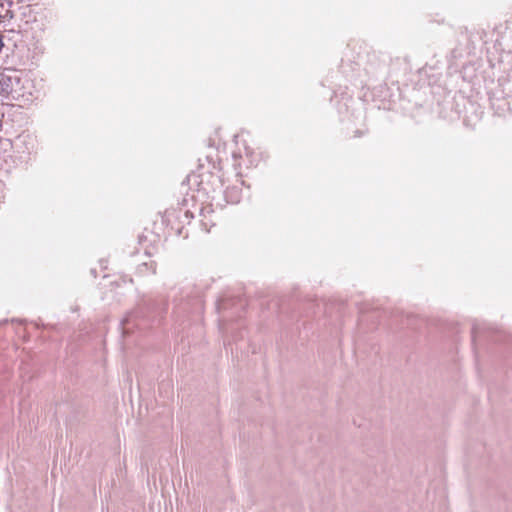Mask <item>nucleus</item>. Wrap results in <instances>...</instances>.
<instances>
[{"instance_id":"nucleus-1","label":"nucleus","mask_w":512,"mask_h":512,"mask_svg":"<svg viewBox=\"0 0 512 512\" xmlns=\"http://www.w3.org/2000/svg\"><path fill=\"white\" fill-rule=\"evenodd\" d=\"M19 85L20 79L16 75L2 74L0 76V94L4 96H12L13 98L18 96Z\"/></svg>"},{"instance_id":"nucleus-2","label":"nucleus","mask_w":512,"mask_h":512,"mask_svg":"<svg viewBox=\"0 0 512 512\" xmlns=\"http://www.w3.org/2000/svg\"><path fill=\"white\" fill-rule=\"evenodd\" d=\"M142 268L148 269V264H147V263H143V264L140 266V271H141V272H143Z\"/></svg>"},{"instance_id":"nucleus-3","label":"nucleus","mask_w":512,"mask_h":512,"mask_svg":"<svg viewBox=\"0 0 512 512\" xmlns=\"http://www.w3.org/2000/svg\"><path fill=\"white\" fill-rule=\"evenodd\" d=\"M150 268H151V273H152V274H155V273H156V267H155V265L151 264Z\"/></svg>"}]
</instances>
